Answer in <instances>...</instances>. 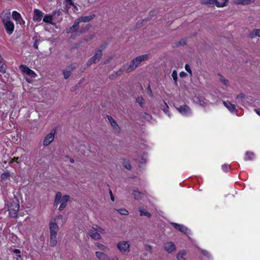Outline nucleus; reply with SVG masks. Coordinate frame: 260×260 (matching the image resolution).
<instances>
[{
  "label": "nucleus",
  "instance_id": "obj_24",
  "mask_svg": "<svg viewBox=\"0 0 260 260\" xmlns=\"http://www.w3.org/2000/svg\"><path fill=\"white\" fill-rule=\"evenodd\" d=\"M108 120L112 127L116 131L119 132L120 128L114 119H113L112 117H108Z\"/></svg>",
  "mask_w": 260,
  "mask_h": 260
},
{
  "label": "nucleus",
  "instance_id": "obj_46",
  "mask_svg": "<svg viewBox=\"0 0 260 260\" xmlns=\"http://www.w3.org/2000/svg\"><path fill=\"white\" fill-rule=\"evenodd\" d=\"M10 176V175L8 173H4L2 175V177L3 179H4L5 178H8Z\"/></svg>",
  "mask_w": 260,
  "mask_h": 260
},
{
  "label": "nucleus",
  "instance_id": "obj_20",
  "mask_svg": "<svg viewBox=\"0 0 260 260\" xmlns=\"http://www.w3.org/2000/svg\"><path fill=\"white\" fill-rule=\"evenodd\" d=\"M94 15H91L87 16H81L78 18L80 22H87L93 19Z\"/></svg>",
  "mask_w": 260,
  "mask_h": 260
},
{
  "label": "nucleus",
  "instance_id": "obj_33",
  "mask_svg": "<svg viewBox=\"0 0 260 260\" xmlns=\"http://www.w3.org/2000/svg\"><path fill=\"white\" fill-rule=\"evenodd\" d=\"M139 212L140 213L141 216H146L148 217V218H150L151 216V214L149 212H148L144 210H142V209H139Z\"/></svg>",
  "mask_w": 260,
  "mask_h": 260
},
{
  "label": "nucleus",
  "instance_id": "obj_37",
  "mask_svg": "<svg viewBox=\"0 0 260 260\" xmlns=\"http://www.w3.org/2000/svg\"><path fill=\"white\" fill-rule=\"evenodd\" d=\"M253 153H246V159L247 160H251L253 157Z\"/></svg>",
  "mask_w": 260,
  "mask_h": 260
},
{
  "label": "nucleus",
  "instance_id": "obj_42",
  "mask_svg": "<svg viewBox=\"0 0 260 260\" xmlns=\"http://www.w3.org/2000/svg\"><path fill=\"white\" fill-rule=\"evenodd\" d=\"M145 247L146 250L148 251H151L152 247L151 245H146L145 246Z\"/></svg>",
  "mask_w": 260,
  "mask_h": 260
},
{
  "label": "nucleus",
  "instance_id": "obj_29",
  "mask_svg": "<svg viewBox=\"0 0 260 260\" xmlns=\"http://www.w3.org/2000/svg\"><path fill=\"white\" fill-rule=\"evenodd\" d=\"M95 245L99 249L102 251H105L108 249V247L103 245V244L97 242L95 243Z\"/></svg>",
  "mask_w": 260,
  "mask_h": 260
},
{
  "label": "nucleus",
  "instance_id": "obj_7",
  "mask_svg": "<svg viewBox=\"0 0 260 260\" xmlns=\"http://www.w3.org/2000/svg\"><path fill=\"white\" fill-rule=\"evenodd\" d=\"M102 50L101 49H99L98 50L94 55L90 58L89 60L88 61V62H87V64L88 65H90L92 63H96L97 62H98L100 59L101 58L102 56Z\"/></svg>",
  "mask_w": 260,
  "mask_h": 260
},
{
  "label": "nucleus",
  "instance_id": "obj_34",
  "mask_svg": "<svg viewBox=\"0 0 260 260\" xmlns=\"http://www.w3.org/2000/svg\"><path fill=\"white\" fill-rule=\"evenodd\" d=\"M172 77L176 85H177V73L176 70H174L172 74Z\"/></svg>",
  "mask_w": 260,
  "mask_h": 260
},
{
  "label": "nucleus",
  "instance_id": "obj_40",
  "mask_svg": "<svg viewBox=\"0 0 260 260\" xmlns=\"http://www.w3.org/2000/svg\"><path fill=\"white\" fill-rule=\"evenodd\" d=\"M66 3H67V5L70 6H74L75 7H76L75 5H74V3L73 2L72 0H65Z\"/></svg>",
  "mask_w": 260,
  "mask_h": 260
},
{
  "label": "nucleus",
  "instance_id": "obj_48",
  "mask_svg": "<svg viewBox=\"0 0 260 260\" xmlns=\"http://www.w3.org/2000/svg\"><path fill=\"white\" fill-rule=\"evenodd\" d=\"M38 45H39V42H38V41H36L34 44V47H35L36 49H38Z\"/></svg>",
  "mask_w": 260,
  "mask_h": 260
},
{
  "label": "nucleus",
  "instance_id": "obj_16",
  "mask_svg": "<svg viewBox=\"0 0 260 260\" xmlns=\"http://www.w3.org/2000/svg\"><path fill=\"white\" fill-rule=\"evenodd\" d=\"M56 13H57L58 15H59L61 13L60 11H58L57 12H55V11H53V15H46L44 17V18H43V21L45 23H49V24H53L52 23V20H53V18H52V17L53 15H54Z\"/></svg>",
  "mask_w": 260,
  "mask_h": 260
},
{
  "label": "nucleus",
  "instance_id": "obj_23",
  "mask_svg": "<svg viewBox=\"0 0 260 260\" xmlns=\"http://www.w3.org/2000/svg\"><path fill=\"white\" fill-rule=\"evenodd\" d=\"M74 68L71 66L69 69H66L63 71V77L66 79H67L70 76L71 73L74 70Z\"/></svg>",
  "mask_w": 260,
  "mask_h": 260
},
{
  "label": "nucleus",
  "instance_id": "obj_53",
  "mask_svg": "<svg viewBox=\"0 0 260 260\" xmlns=\"http://www.w3.org/2000/svg\"><path fill=\"white\" fill-rule=\"evenodd\" d=\"M79 3H81V4L83 5H85V3L84 4L82 2V0H77Z\"/></svg>",
  "mask_w": 260,
  "mask_h": 260
},
{
  "label": "nucleus",
  "instance_id": "obj_39",
  "mask_svg": "<svg viewBox=\"0 0 260 260\" xmlns=\"http://www.w3.org/2000/svg\"><path fill=\"white\" fill-rule=\"evenodd\" d=\"M13 252L14 253H15L16 254V255H17L16 258L17 260H18V258H20L21 256H20V250L15 249L13 250Z\"/></svg>",
  "mask_w": 260,
  "mask_h": 260
},
{
  "label": "nucleus",
  "instance_id": "obj_8",
  "mask_svg": "<svg viewBox=\"0 0 260 260\" xmlns=\"http://www.w3.org/2000/svg\"><path fill=\"white\" fill-rule=\"evenodd\" d=\"M20 68L22 72L28 75L31 78H36L37 76V74L34 71L25 65H21Z\"/></svg>",
  "mask_w": 260,
  "mask_h": 260
},
{
  "label": "nucleus",
  "instance_id": "obj_51",
  "mask_svg": "<svg viewBox=\"0 0 260 260\" xmlns=\"http://www.w3.org/2000/svg\"><path fill=\"white\" fill-rule=\"evenodd\" d=\"M254 111L260 116V109H255Z\"/></svg>",
  "mask_w": 260,
  "mask_h": 260
},
{
  "label": "nucleus",
  "instance_id": "obj_52",
  "mask_svg": "<svg viewBox=\"0 0 260 260\" xmlns=\"http://www.w3.org/2000/svg\"><path fill=\"white\" fill-rule=\"evenodd\" d=\"M112 260H118V257L115 256L112 258Z\"/></svg>",
  "mask_w": 260,
  "mask_h": 260
},
{
  "label": "nucleus",
  "instance_id": "obj_2",
  "mask_svg": "<svg viewBox=\"0 0 260 260\" xmlns=\"http://www.w3.org/2000/svg\"><path fill=\"white\" fill-rule=\"evenodd\" d=\"M58 231V226L55 222L51 221L49 223L50 244L54 246L57 244V234Z\"/></svg>",
  "mask_w": 260,
  "mask_h": 260
},
{
  "label": "nucleus",
  "instance_id": "obj_25",
  "mask_svg": "<svg viewBox=\"0 0 260 260\" xmlns=\"http://www.w3.org/2000/svg\"><path fill=\"white\" fill-rule=\"evenodd\" d=\"M186 251L181 250L177 254V260H186Z\"/></svg>",
  "mask_w": 260,
  "mask_h": 260
},
{
  "label": "nucleus",
  "instance_id": "obj_11",
  "mask_svg": "<svg viewBox=\"0 0 260 260\" xmlns=\"http://www.w3.org/2000/svg\"><path fill=\"white\" fill-rule=\"evenodd\" d=\"M12 18L20 25H24L25 21L22 19L21 15L17 11H13L12 14Z\"/></svg>",
  "mask_w": 260,
  "mask_h": 260
},
{
  "label": "nucleus",
  "instance_id": "obj_13",
  "mask_svg": "<svg viewBox=\"0 0 260 260\" xmlns=\"http://www.w3.org/2000/svg\"><path fill=\"white\" fill-rule=\"evenodd\" d=\"M171 224L178 231L184 233L185 234L188 233V229L184 226L183 224H180L177 223L171 222Z\"/></svg>",
  "mask_w": 260,
  "mask_h": 260
},
{
  "label": "nucleus",
  "instance_id": "obj_27",
  "mask_svg": "<svg viewBox=\"0 0 260 260\" xmlns=\"http://www.w3.org/2000/svg\"><path fill=\"white\" fill-rule=\"evenodd\" d=\"M6 71V66L4 62V59L0 55V72L5 73Z\"/></svg>",
  "mask_w": 260,
  "mask_h": 260
},
{
  "label": "nucleus",
  "instance_id": "obj_41",
  "mask_svg": "<svg viewBox=\"0 0 260 260\" xmlns=\"http://www.w3.org/2000/svg\"><path fill=\"white\" fill-rule=\"evenodd\" d=\"M245 98V95L243 93H240L239 94H238L237 96H236V99L237 100H241L242 101L243 99H244Z\"/></svg>",
  "mask_w": 260,
  "mask_h": 260
},
{
  "label": "nucleus",
  "instance_id": "obj_54",
  "mask_svg": "<svg viewBox=\"0 0 260 260\" xmlns=\"http://www.w3.org/2000/svg\"><path fill=\"white\" fill-rule=\"evenodd\" d=\"M111 199L113 201H114V197H113L112 195H111Z\"/></svg>",
  "mask_w": 260,
  "mask_h": 260
},
{
  "label": "nucleus",
  "instance_id": "obj_44",
  "mask_svg": "<svg viewBox=\"0 0 260 260\" xmlns=\"http://www.w3.org/2000/svg\"><path fill=\"white\" fill-rule=\"evenodd\" d=\"M124 167L126 169L128 170H130L132 168L131 165L128 162H125L124 164Z\"/></svg>",
  "mask_w": 260,
  "mask_h": 260
},
{
  "label": "nucleus",
  "instance_id": "obj_10",
  "mask_svg": "<svg viewBox=\"0 0 260 260\" xmlns=\"http://www.w3.org/2000/svg\"><path fill=\"white\" fill-rule=\"evenodd\" d=\"M177 110L183 115H188L191 113V109L186 105L181 106L179 108H177Z\"/></svg>",
  "mask_w": 260,
  "mask_h": 260
},
{
  "label": "nucleus",
  "instance_id": "obj_59",
  "mask_svg": "<svg viewBox=\"0 0 260 260\" xmlns=\"http://www.w3.org/2000/svg\"><path fill=\"white\" fill-rule=\"evenodd\" d=\"M259 73H260V66H259Z\"/></svg>",
  "mask_w": 260,
  "mask_h": 260
},
{
  "label": "nucleus",
  "instance_id": "obj_58",
  "mask_svg": "<svg viewBox=\"0 0 260 260\" xmlns=\"http://www.w3.org/2000/svg\"><path fill=\"white\" fill-rule=\"evenodd\" d=\"M65 222V221H62V224Z\"/></svg>",
  "mask_w": 260,
  "mask_h": 260
},
{
  "label": "nucleus",
  "instance_id": "obj_35",
  "mask_svg": "<svg viewBox=\"0 0 260 260\" xmlns=\"http://www.w3.org/2000/svg\"><path fill=\"white\" fill-rule=\"evenodd\" d=\"M201 3L205 5L215 4V0H201Z\"/></svg>",
  "mask_w": 260,
  "mask_h": 260
},
{
  "label": "nucleus",
  "instance_id": "obj_47",
  "mask_svg": "<svg viewBox=\"0 0 260 260\" xmlns=\"http://www.w3.org/2000/svg\"><path fill=\"white\" fill-rule=\"evenodd\" d=\"M63 219V216L62 215H59L56 218L54 219V220L58 221L59 220H62Z\"/></svg>",
  "mask_w": 260,
  "mask_h": 260
},
{
  "label": "nucleus",
  "instance_id": "obj_4",
  "mask_svg": "<svg viewBox=\"0 0 260 260\" xmlns=\"http://www.w3.org/2000/svg\"><path fill=\"white\" fill-rule=\"evenodd\" d=\"M70 197L68 195H64L62 196V194L60 192L56 193L55 200H54V205H56L60 204L59 210L60 211L62 210L67 206V203L69 200Z\"/></svg>",
  "mask_w": 260,
  "mask_h": 260
},
{
  "label": "nucleus",
  "instance_id": "obj_43",
  "mask_svg": "<svg viewBox=\"0 0 260 260\" xmlns=\"http://www.w3.org/2000/svg\"><path fill=\"white\" fill-rule=\"evenodd\" d=\"M201 252L203 255H204L205 256H209V253L206 250H202Z\"/></svg>",
  "mask_w": 260,
  "mask_h": 260
},
{
  "label": "nucleus",
  "instance_id": "obj_26",
  "mask_svg": "<svg viewBox=\"0 0 260 260\" xmlns=\"http://www.w3.org/2000/svg\"><path fill=\"white\" fill-rule=\"evenodd\" d=\"M249 37L251 38L256 37H260V29H254L249 34Z\"/></svg>",
  "mask_w": 260,
  "mask_h": 260
},
{
  "label": "nucleus",
  "instance_id": "obj_50",
  "mask_svg": "<svg viewBox=\"0 0 260 260\" xmlns=\"http://www.w3.org/2000/svg\"><path fill=\"white\" fill-rule=\"evenodd\" d=\"M18 157H13V158L11 160V162H13V161H16L17 162V163H18Z\"/></svg>",
  "mask_w": 260,
  "mask_h": 260
},
{
  "label": "nucleus",
  "instance_id": "obj_28",
  "mask_svg": "<svg viewBox=\"0 0 260 260\" xmlns=\"http://www.w3.org/2000/svg\"><path fill=\"white\" fill-rule=\"evenodd\" d=\"M92 230H94L99 233L104 234L105 233V230L98 225H93Z\"/></svg>",
  "mask_w": 260,
  "mask_h": 260
},
{
  "label": "nucleus",
  "instance_id": "obj_36",
  "mask_svg": "<svg viewBox=\"0 0 260 260\" xmlns=\"http://www.w3.org/2000/svg\"><path fill=\"white\" fill-rule=\"evenodd\" d=\"M219 80L225 85H226L227 86L229 85V81L227 79H226L225 78H224L223 76H221Z\"/></svg>",
  "mask_w": 260,
  "mask_h": 260
},
{
  "label": "nucleus",
  "instance_id": "obj_12",
  "mask_svg": "<svg viewBox=\"0 0 260 260\" xmlns=\"http://www.w3.org/2000/svg\"><path fill=\"white\" fill-rule=\"evenodd\" d=\"M43 16V13L41 11L38 9L34 10L33 20L35 22H40L42 20Z\"/></svg>",
  "mask_w": 260,
  "mask_h": 260
},
{
  "label": "nucleus",
  "instance_id": "obj_21",
  "mask_svg": "<svg viewBox=\"0 0 260 260\" xmlns=\"http://www.w3.org/2000/svg\"><path fill=\"white\" fill-rule=\"evenodd\" d=\"M89 236L95 240H100L101 239V236L100 233L95 232L93 230H90L89 231Z\"/></svg>",
  "mask_w": 260,
  "mask_h": 260
},
{
  "label": "nucleus",
  "instance_id": "obj_5",
  "mask_svg": "<svg viewBox=\"0 0 260 260\" xmlns=\"http://www.w3.org/2000/svg\"><path fill=\"white\" fill-rule=\"evenodd\" d=\"M19 207V201L17 199L13 200L9 206V214L11 217L15 218L17 216Z\"/></svg>",
  "mask_w": 260,
  "mask_h": 260
},
{
  "label": "nucleus",
  "instance_id": "obj_45",
  "mask_svg": "<svg viewBox=\"0 0 260 260\" xmlns=\"http://www.w3.org/2000/svg\"><path fill=\"white\" fill-rule=\"evenodd\" d=\"M180 76L182 78H184L187 76V74L184 72H181L179 74Z\"/></svg>",
  "mask_w": 260,
  "mask_h": 260
},
{
  "label": "nucleus",
  "instance_id": "obj_30",
  "mask_svg": "<svg viewBox=\"0 0 260 260\" xmlns=\"http://www.w3.org/2000/svg\"><path fill=\"white\" fill-rule=\"evenodd\" d=\"M133 194L134 196L135 199L137 200L141 199L143 196L141 192L137 190H135L133 192Z\"/></svg>",
  "mask_w": 260,
  "mask_h": 260
},
{
  "label": "nucleus",
  "instance_id": "obj_56",
  "mask_svg": "<svg viewBox=\"0 0 260 260\" xmlns=\"http://www.w3.org/2000/svg\"><path fill=\"white\" fill-rule=\"evenodd\" d=\"M90 3V0H88V3Z\"/></svg>",
  "mask_w": 260,
  "mask_h": 260
},
{
  "label": "nucleus",
  "instance_id": "obj_14",
  "mask_svg": "<svg viewBox=\"0 0 260 260\" xmlns=\"http://www.w3.org/2000/svg\"><path fill=\"white\" fill-rule=\"evenodd\" d=\"M80 23V22L78 20V19H76L75 21L74 24L71 27H70L66 29V32L67 33H71V32H73L77 31L79 28V23Z\"/></svg>",
  "mask_w": 260,
  "mask_h": 260
},
{
  "label": "nucleus",
  "instance_id": "obj_22",
  "mask_svg": "<svg viewBox=\"0 0 260 260\" xmlns=\"http://www.w3.org/2000/svg\"><path fill=\"white\" fill-rule=\"evenodd\" d=\"M229 0H215V5L217 7H224L227 6Z\"/></svg>",
  "mask_w": 260,
  "mask_h": 260
},
{
  "label": "nucleus",
  "instance_id": "obj_17",
  "mask_svg": "<svg viewBox=\"0 0 260 260\" xmlns=\"http://www.w3.org/2000/svg\"><path fill=\"white\" fill-rule=\"evenodd\" d=\"M95 256L99 260H109L110 257L109 256L105 253L104 252H103L102 251H96L95 252Z\"/></svg>",
  "mask_w": 260,
  "mask_h": 260
},
{
  "label": "nucleus",
  "instance_id": "obj_15",
  "mask_svg": "<svg viewBox=\"0 0 260 260\" xmlns=\"http://www.w3.org/2000/svg\"><path fill=\"white\" fill-rule=\"evenodd\" d=\"M54 135L52 133L48 134L45 138L43 145L45 146L49 145L54 140Z\"/></svg>",
  "mask_w": 260,
  "mask_h": 260
},
{
  "label": "nucleus",
  "instance_id": "obj_49",
  "mask_svg": "<svg viewBox=\"0 0 260 260\" xmlns=\"http://www.w3.org/2000/svg\"><path fill=\"white\" fill-rule=\"evenodd\" d=\"M229 168V167L228 165H224L222 166V169L224 170V171H227Z\"/></svg>",
  "mask_w": 260,
  "mask_h": 260
},
{
  "label": "nucleus",
  "instance_id": "obj_31",
  "mask_svg": "<svg viewBox=\"0 0 260 260\" xmlns=\"http://www.w3.org/2000/svg\"><path fill=\"white\" fill-rule=\"evenodd\" d=\"M136 102L142 107L145 105V100L142 96L137 97Z\"/></svg>",
  "mask_w": 260,
  "mask_h": 260
},
{
  "label": "nucleus",
  "instance_id": "obj_57",
  "mask_svg": "<svg viewBox=\"0 0 260 260\" xmlns=\"http://www.w3.org/2000/svg\"><path fill=\"white\" fill-rule=\"evenodd\" d=\"M164 111H165L166 113H167V110H164Z\"/></svg>",
  "mask_w": 260,
  "mask_h": 260
},
{
  "label": "nucleus",
  "instance_id": "obj_38",
  "mask_svg": "<svg viewBox=\"0 0 260 260\" xmlns=\"http://www.w3.org/2000/svg\"><path fill=\"white\" fill-rule=\"evenodd\" d=\"M185 70L190 74V76H192V71L191 70L188 64H185Z\"/></svg>",
  "mask_w": 260,
  "mask_h": 260
},
{
  "label": "nucleus",
  "instance_id": "obj_55",
  "mask_svg": "<svg viewBox=\"0 0 260 260\" xmlns=\"http://www.w3.org/2000/svg\"><path fill=\"white\" fill-rule=\"evenodd\" d=\"M70 161H71V162L73 163L74 162V159H70Z\"/></svg>",
  "mask_w": 260,
  "mask_h": 260
},
{
  "label": "nucleus",
  "instance_id": "obj_3",
  "mask_svg": "<svg viewBox=\"0 0 260 260\" xmlns=\"http://www.w3.org/2000/svg\"><path fill=\"white\" fill-rule=\"evenodd\" d=\"M10 13H6L2 16V19L4 23L6 30L9 35L13 33L14 29V24L13 22L10 20Z\"/></svg>",
  "mask_w": 260,
  "mask_h": 260
},
{
  "label": "nucleus",
  "instance_id": "obj_18",
  "mask_svg": "<svg viewBox=\"0 0 260 260\" xmlns=\"http://www.w3.org/2000/svg\"><path fill=\"white\" fill-rule=\"evenodd\" d=\"M255 0H233V3L236 5H246L254 2Z\"/></svg>",
  "mask_w": 260,
  "mask_h": 260
},
{
  "label": "nucleus",
  "instance_id": "obj_32",
  "mask_svg": "<svg viewBox=\"0 0 260 260\" xmlns=\"http://www.w3.org/2000/svg\"><path fill=\"white\" fill-rule=\"evenodd\" d=\"M116 210L120 214L122 215H127L129 214L128 211L124 208H120Z\"/></svg>",
  "mask_w": 260,
  "mask_h": 260
},
{
  "label": "nucleus",
  "instance_id": "obj_6",
  "mask_svg": "<svg viewBox=\"0 0 260 260\" xmlns=\"http://www.w3.org/2000/svg\"><path fill=\"white\" fill-rule=\"evenodd\" d=\"M117 248L123 254H127L129 252L130 245L129 242L126 241H121L116 245Z\"/></svg>",
  "mask_w": 260,
  "mask_h": 260
},
{
  "label": "nucleus",
  "instance_id": "obj_19",
  "mask_svg": "<svg viewBox=\"0 0 260 260\" xmlns=\"http://www.w3.org/2000/svg\"><path fill=\"white\" fill-rule=\"evenodd\" d=\"M223 105L231 112L234 113L237 111L235 105L228 101L223 102Z\"/></svg>",
  "mask_w": 260,
  "mask_h": 260
},
{
  "label": "nucleus",
  "instance_id": "obj_9",
  "mask_svg": "<svg viewBox=\"0 0 260 260\" xmlns=\"http://www.w3.org/2000/svg\"><path fill=\"white\" fill-rule=\"evenodd\" d=\"M164 246L165 250L169 253L175 251L176 249V246L173 242H166Z\"/></svg>",
  "mask_w": 260,
  "mask_h": 260
},
{
  "label": "nucleus",
  "instance_id": "obj_1",
  "mask_svg": "<svg viewBox=\"0 0 260 260\" xmlns=\"http://www.w3.org/2000/svg\"><path fill=\"white\" fill-rule=\"evenodd\" d=\"M150 56V54H143L139 55L134 58L130 62L128 66H123V67L117 72L120 74L121 72L126 71V72H131L136 69L142 62L147 60Z\"/></svg>",
  "mask_w": 260,
  "mask_h": 260
}]
</instances>
